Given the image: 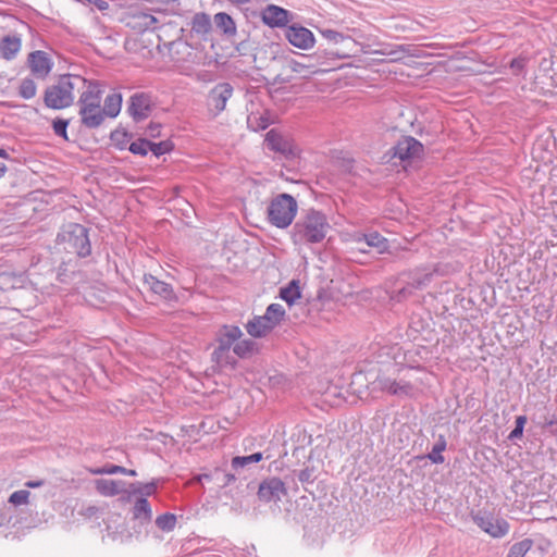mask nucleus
Masks as SVG:
<instances>
[{"mask_svg": "<svg viewBox=\"0 0 557 557\" xmlns=\"http://www.w3.org/2000/svg\"><path fill=\"white\" fill-rule=\"evenodd\" d=\"M221 506H230L235 513L262 511L268 507L287 520L302 524L304 539L309 546H321L329 530L324 515L313 508L315 494L309 490H209Z\"/></svg>", "mask_w": 557, "mask_h": 557, "instance_id": "1", "label": "nucleus"}, {"mask_svg": "<svg viewBox=\"0 0 557 557\" xmlns=\"http://www.w3.org/2000/svg\"><path fill=\"white\" fill-rule=\"evenodd\" d=\"M29 496V490H16L10 495L7 504L0 507V528L35 529L47 523L49 518L53 517L49 513V517L45 518V511H42V517L38 511L33 513L38 505L34 504Z\"/></svg>", "mask_w": 557, "mask_h": 557, "instance_id": "2", "label": "nucleus"}, {"mask_svg": "<svg viewBox=\"0 0 557 557\" xmlns=\"http://www.w3.org/2000/svg\"><path fill=\"white\" fill-rule=\"evenodd\" d=\"M487 492L488 490H475L473 495L466 496L469 516L483 532L494 539H500L509 532L510 525L504 518L494 516V507Z\"/></svg>", "mask_w": 557, "mask_h": 557, "instance_id": "3", "label": "nucleus"}, {"mask_svg": "<svg viewBox=\"0 0 557 557\" xmlns=\"http://www.w3.org/2000/svg\"><path fill=\"white\" fill-rule=\"evenodd\" d=\"M271 455L265 451H257L247 456H235L231 461V471L224 472L215 469L212 473H205L196 476L201 484L212 483L219 486H225L234 483L237 479H247L258 468V463L264 459H270Z\"/></svg>", "mask_w": 557, "mask_h": 557, "instance_id": "4", "label": "nucleus"}, {"mask_svg": "<svg viewBox=\"0 0 557 557\" xmlns=\"http://www.w3.org/2000/svg\"><path fill=\"white\" fill-rule=\"evenodd\" d=\"M107 497L117 496L116 500L127 512L128 520L153 519L152 506L147 496L156 490H98Z\"/></svg>", "mask_w": 557, "mask_h": 557, "instance_id": "5", "label": "nucleus"}, {"mask_svg": "<svg viewBox=\"0 0 557 557\" xmlns=\"http://www.w3.org/2000/svg\"><path fill=\"white\" fill-rule=\"evenodd\" d=\"M85 79L79 75H61L54 84L45 90L44 102L46 107L60 110L72 106L75 94L84 89Z\"/></svg>", "mask_w": 557, "mask_h": 557, "instance_id": "6", "label": "nucleus"}, {"mask_svg": "<svg viewBox=\"0 0 557 557\" xmlns=\"http://www.w3.org/2000/svg\"><path fill=\"white\" fill-rule=\"evenodd\" d=\"M331 226L326 216L317 210H308L293 228L295 244H315L322 242Z\"/></svg>", "mask_w": 557, "mask_h": 557, "instance_id": "7", "label": "nucleus"}, {"mask_svg": "<svg viewBox=\"0 0 557 557\" xmlns=\"http://www.w3.org/2000/svg\"><path fill=\"white\" fill-rule=\"evenodd\" d=\"M79 94L78 106L83 125L96 128L103 122L101 110L102 90L97 82L85 79V86Z\"/></svg>", "mask_w": 557, "mask_h": 557, "instance_id": "8", "label": "nucleus"}, {"mask_svg": "<svg viewBox=\"0 0 557 557\" xmlns=\"http://www.w3.org/2000/svg\"><path fill=\"white\" fill-rule=\"evenodd\" d=\"M54 497L55 493L50 496L53 510L71 519L73 522H84L94 518L98 519L102 512V508L86 504L77 498H64L61 500L62 495L58 499H54Z\"/></svg>", "mask_w": 557, "mask_h": 557, "instance_id": "9", "label": "nucleus"}, {"mask_svg": "<svg viewBox=\"0 0 557 557\" xmlns=\"http://www.w3.org/2000/svg\"><path fill=\"white\" fill-rule=\"evenodd\" d=\"M297 210V201L292 195L286 193L278 194L268 202L267 219L270 224L278 228H286L293 223Z\"/></svg>", "mask_w": 557, "mask_h": 557, "instance_id": "10", "label": "nucleus"}, {"mask_svg": "<svg viewBox=\"0 0 557 557\" xmlns=\"http://www.w3.org/2000/svg\"><path fill=\"white\" fill-rule=\"evenodd\" d=\"M57 242L61 249L78 257H86L91 251L87 228L77 223L65 225L58 234Z\"/></svg>", "mask_w": 557, "mask_h": 557, "instance_id": "11", "label": "nucleus"}, {"mask_svg": "<svg viewBox=\"0 0 557 557\" xmlns=\"http://www.w3.org/2000/svg\"><path fill=\"white\" fill-rule=\"evenodd\" d=\"M243 335L238 326L223 325L216 334L218 347L212 352L213 360L221 366L231 363L230 350Z\"/></svg>", "mask_w": 557, "mask_h": 557, "instance_id": "12", "label": "nucleus"}, {"mask_svg": "<svg viewBox=\"0 0 557 557\" xmlns=\"http://www.w3.org/2000/svg\"><path fill=\"white\" fill-rule=\"evenodd\" d=\"M265 145L270 150L282 154L287 160L298 157V148L294 141L274 129L268 132L265 136Z\"/></svg>", "mask_w": 557, "mask_h": 557, "instance_id": "13", "label": "nucleus"}, {"mask_svg": "<svg viewBox=\"0 0 557 557\" xmlns=\"http://www.w3.org/2000/svg\"><path fill=\"white\" fill-rule=\"evenodd\" d=\"M393 150L394 157L400 161H411L420 158L423 152V145L416 138L408 136L398 140Z\"/></svg>", "mask_w": 557, "mask_h": 557, "instance_id": "14", "label": "nucleus"}, {"mask_svg": "<svg viewBox=\"0 0 557 557\" xmlns=\"http://www.w3.org/2000/svg\"><path fill=\"white\" fill-rule=\"evenodd\" d=\"M285 37L290 45L302 50L311 49L315 41L310 29L298 25L287 27Z\"/></svg>", "mask_w": 557, "mask_h": 557, "instance_id": "15", "label": "nucleus"}, {"mask_svg": "<svg viewBox=\"0 0 557 557\" xmlns=\"http://www.w3.org/2000/svg\"><path fill=\"white\" fill-rule=\"evenodd\" d=\"M129 522V537L136 541H145L148 537L160 540L161 535L153 530V519L128 520Z\"/></svg>", "mask_w": 557, "mask_h": 557, "instance_id": "16", "label": "nucleus"}, {"mask_svg": "<svg viewBox=\"0 0 557 557\" xmlns=\"http://www.w3.org/2000/svg\"><path fill=\"white\" fill-rule=\"evenodd\" d=\"M289 11L275 4H269L261 12V20L270 27H284L289 22Z\"/></svg>", "mask_w": 557, "mask_h": 557, "instance_id": "17", "label": "nucleus"}, {"mask_svg": "<svg viewBox=\"0 0 557 557\" xmlns=\"http://www.w3.org/2000/svg\"><path fill=\"white\" fill-rule=\"evenodd\" d=\"M150 96L144 92L135 94L131 97L128 112L135 121H141L149 116L151 112Z\"/></svg>", "mask_w": 557, "mask_h": 557, "instance_id": "18", "label": "nucleus"}, {"mask_svg": "<svg viewBox=\"0 0 557 557\" xmlns=\"http://www.w3.org/2000/svg\"><path fill=\"white\" fill-rule=\"evenodd\" d=\"M28 65L32 73L38 78H45L51 72L52 63L45 51L37 50L28 55Z\"/></svg>", "mask_w": 557, "mask_h": 557, "instance_id": "19", "label": "nucleus"}, {"mask_svg": "<svg viewBox=\"0 0 557 557\" xmlns=\"http://www.w3.org/2000/svg\"><path fill=\"white\" fill-rule=\"evenodd\" d=\"M143 284L144 287H146L152 294L159 296L161 299L171 301L176 298L174 290L170 284L158 280L156 276L151 274L144 275Z\"/></svg>", "mask_w": 557, "mask_h": 557, "instance_id": "20", "label": "nucleus"}, {"mask_svg": "<svg viewBox=\"0 0 557 557\" xmlns=\"http://www.w3.org/2000/svg\"><path fill=\"white\" fill-rule=\"evenodd\" d=\"M446 492L447 490H443V493L438 494L437 490H433V494L437 495L434 500V508L444 515H457L461 507V497L451 496Z\"/></svg>", "mask_w": 557, "mask_h": 557, "instance_id": "21", "label": "nucleus"}, {"mask_svg": "<svg viewBox=\"0 0 557 557\" xmlns=\"http://www.w3.org/2000/svg\"><path fill=\"white\" fill-rule=\"evenodd\" d=\"M232 85L228 83H220L211 89L209 99L214 109L218 112H222L225 109L226 102L232 97Z\"/></svg>", "mask_w": 557, "mask_h": 557, "instance_id": "22", "label": "nucleus"}, {"mask_svg": "<svg viewBox=\"0 0 557 557\" xmlns=\"http://www.w3.org/2000/svg\"><path fill=\"white\" fill-rule=\"evenodd\" d=\"M274 327L271 318L265 314L253 317L246 324L247 333L255 338L267 336Z\"/></svg>", "mask_w": 557, "mask_h": 557, "instance_id": "23", "label": "nucleus"}, {"mask_svg": "<svg viewBox=\"0 0 557 557\" xmlns=\"http://www.w3.org/2000/svg\"><path fill=\"white\" fill-rule=\"evenodd\" d=\"M432 273L425 270H416L407 274L408 280L406 281L407 286L403 287L399 293L406 296L411 293V289H421L425 287L432 278Z\"/></svg>", "mask_w": 557, "mask_h": 557, "instance_id": "24", "label": "nucleus"}, {"mask_svg": "<svg viewBox=\"0 0 557 557\" xmlns=\"http://www.w3.org/2000/svg\"><path fill=\"white\" fill-rule=\"evenodd\" d=\"M22 48V39L18 35H7L0 39V55L11 61L16 58Z\"/></svg>", "mask_w": 557, "mask_h": 557, "instance_id": "25", "label": "nucleus"}, {"mask_svg": "<svg viewBox=\"0 0 557 557\" xmlns=\"http://www.w3.org/2000/svg\"><path fill=\"white\" fill-rule=\"evenodd\" d=\"M356 242H364L368 247L375 249L377 253H384L388 249V240L377 232L358 235Z\"/></svg>", "mask_w": 557, "mask_h": 557, "instance_id": "26", "label": "nucleus"}, {"mask_svg": "<svg viewBox=\"0 0 557 557\" xmlns=\"http://www.w3.org/2000/svg\"><path fill=\"white\" fill-rule=\"evenodd\" d=\"M375 386L381 391L387 392L392 395L408 394L410 385L407 383L396 382L387 376H379L374 382Z\"/></svg>", "mask_w": 557, "mask_h": 557, "instance_id": "27", "label": "nucleus"}, {"mask_svg": "<svg viewBox=\"0 0 557 557\" xmlns=\"http://www.w3.org/2000/svg\"><path fill=\"white\" fill-rule=\"evenodd\" d=\"M177 523L176 515L166 511L158 515L156 519H153V530L161 533H170L172 532Z\"/></svg>", "mask_w": 557, "mask_h": 557, "instance_id": "28", "label": "nucleus"}, {"mask_svg": "<svg viewBox=\"0 0 557 557\" xmlns=\"http://www.w3.org/2000/svg\"><path fill=\"white\" fill-rule=\"evenodd\" d=\"M233 351L237 357L246 359L257 354L259 351V346L250 338H240L234 345Z\"/></svg>", "mask_w": 557, "mask_h": 557, "instance_id": "29", "label": "nucleus"}, {"mask_svg": "<svg viewBox=\"0 0 557 557\" xmlns=\"http://www.w3.org/2000/svg\"><path fill=\"white\" fill-rule=\"evenodd\" d=\"M122 107V96L120 94L113 92L108 95L104 99V106L101 108L103 112V119L106 116L115 117Z\"/></svg>", "mask_w": 557, "mask_h": 557, "instance_id": "30", "label": "nucleus"}, {"mask_svg": "<svg viewBox=\"0 0 557 557\" xmlns=\"http://www.w3.org/2000/svg\"><path fill=\"white\" fill-rule=\"evenodd\" d=\"M215 26L223 32L226 36L236 35V24L234 20L224 12L216 13L214 15Z\"/></svg>", "mask_w": 557, "mask_h": 557, "instance_id": "31", "label": "nucleus"}, {"mask_svg": "<svg viewBox=\"0 0 557 557\" xmlns=\"http://www.w3.org/2000/svg\"><path fill=\"white\" fill-rule=\"evenodd\" d=\"M280 296L288 306L295 305L301 296L298 282L292 281L286 287L281 288Z\"/></svg>", "mask_w": 557, "mask_h": 557, "instance_id": "32", "label": "nucleus"}, {"mask_svg": "<svg viewBox=\"0 0 557 557\" xmlns=\"http://www.w3.org/2000/svg\"><path fill=\"white\" fill-rule=\"evenodd\" d=\"M533 544V540L529 537L516 542L509 547L506 557H524L531 550Z\"/></svg>", "mask_w": 557, "mask_h": 557, "instance_id": "33", "label": "nucleus"}, {"mask_svg": "<svg viewBox=\"0 0 557 557\" xmlns=\"http://www.w3.org/2000/svg\"><path fill=\"white\" fill-rule=\"evenodd\" d=\"M446 440L443 435H440L437 441L434 443L432 450L429 453L428 457L433 463H443L444 457L442 453L446 449Z\"/></svg>", "mask_w": 557, "mask_h": 557, "instance_id": "34", "label": "nucleus"}, {"mask_svg": "<svg viewBox=\"0 0 557 557\" xmlns=\"http://www.w3.org/2000/svg\"><path fill=\"white\" fill-rule=\"evenodd\" d=\"M193 29L197 33H208L211 29V21L208 14L198 13L193 20Z\"/></svg>", "mask_w": 557, "mask_h": 557, "instance_id": "35", "label": "nucleus"}, {"mask_svg": "<svg viewBox=\"0 0 557 557\" xmlns=\"http://www.w3.org/2000/svg\"><path fill=\"white\" fill-rule=\"evenodd\" d=\"M37 86L32 78L22 79L18 88V95L24 99H32L36 96Z\"/></svg>", "mask_w": 557, "mask_h": 557, "instance_id": "36", "label": "nucleus"}, {"mask_svg": "<svg viewBox=\"0 0 557 557\" xmlns=\"http://www.w3.org/2000/svg\"><path fill=\"white\" fill-rule=\"evenodd\" d=\"M134 27H139L141 29L154 28L157 24V18L149 13H139L134 16Z\"/></svg>", "mask_w": 557, "mask_h": 557, "instance_id": "37", "label": "nucleus"}, {"mask_svg": "<svg viewBox=\"0 0 557 557\" xmlns=\"http://www.w3.org/2000/svg\"><path fill=\"white\" fill-rule=\"evenodd\" d=\"M247 124L252 131L257 132L265 129L270 125V121L262 114L251 113L247 119Z\"/></svg>", "mask_w": 557, "mask_h": 557, "instance_id": "38", "label": "nucleus"}, {"mask_svg": "<svg viewBox=\"0 0 557 557\" xmlns=\"http://www.w3.org/2000/svg\"><path fill=\"white\" fill-rule=\"evenodd\" d=\"M264 314L269 318H271V322L274 324V326L278 325L282 321L285 310L280 304H271Z\"/></svg>", "mask_w": 557, "mask_h": 557, "instance_id": "39", "label": "nucleus"}, {"mask_svg": "<svg viewBox=\"0 0 557 557\" xmlns=\"http://www.w3.org/2000/svg\"><path fill=\"white\" fill-rule=\"evenodd\" d=\"M319 32L325 39L334 44H339L343 42L344 40L350 39L344 34L330 28H321Z\"/></svg>", "mask_w": 557, "mask_h": 557, "instance_id": "40", "label": "nucleus"}, {"mask_svg": "<svg viewBox=\"0 0 557 557\" xmlns=\"http://www.w3.org/2000/svg\"><path fill=\"white\" fill-rule=\"evenodd\" d=\"M94 474H115V473H127L129 475H135L136 472L134 470H126L125 468L123 467H120V466H108V467H102V468H99L97 470H94L92 471Z\"/></svg>", "mask_w": 557, "mask_h": 557, "instance_id": "41", "label": "nucleus"}, {"mask_svg": "<svg viewBox=\"0 0 557 557\" xmlns=\"http://www.w3.org/2000/svg\"><path fill=\"white\" fill-rule=\"evenodd\" d=\"M129 151L134 154L146 156L149 149V140L138 139L129 145Z\"/></svg>", "mask_w": 557, "mask_h": 557, "instance_id": "42", "label": "nucleus"}, {"mask_svg": "<svg viewBox=\"0 0 557 557\" xmlns=\"http://www.w3.org/2000/svg\"><path fill=\"white\" fill-rule=\"evenodd\" d=\"M289 67L294 73L301 74L304 76L315 73L311 65H308L296 60H292L289 62Z\"/></svg>", "mask_w": 557, "mask_h": 557, "instance_id": "43", "label": "nucleus"}, {"mask_svg": "<svg viewBox=\"0 0 557 557\" xmlns=\"http://www.w3.org/2000/svg\"><path fill=\"white\" fill-rule=\"evenodd\" d=\"M149 149L156 157H159L165 152H169L172 149V144L168 140L160 143L149 141Z\"/></svg>", "mask_w": 557, "mask_h": 557, "instance_id": "44", "label": "nucleus"}, {"mask_svg": "<svg viewBox=\"0 0 557 557\" xmlns=\"http://www.w3.org/2000/svg\"><path fill=\"white\" fill-rule=\"evenodd\" d=\"M298 476V481L305 485V484H313L315 479H317V474H315V470L313 468H306V469H302L298 472L297 474Z\"/></svg>", "mask_w": 557, "mask_h": 557, "instance_id": "45", "label": "nucleus"}, {"mask_svg": "<svg viewBox=\"0 0 557 557\" xmlns=\"http://www.w3.org/2000/svg\"><path fill=\"white\" fill-rule=\"evenodd\" d=\"M525 423H527V417L525 416H518L516 418V426L510 432L509 438L510 440L520 438L522 436V434H523V429H524Z\"/></svg>", "mask_w": 557, "mask_h": 557, "instance_id": "46", "label": "nucleus"}, {"mask_svg": "<svg viewBox=\"0 0 557 557\" xmlns=\"http://www.w3.org/2000/svg\"><path fill=\"white\" fill-rule=\"evenodd\" d=\"M69 125L67 120L57 119L53 121L52 128L57 136L67 139L66 128Z\"/></svg>", "mask_w": 557, "mask_h": 557, "instance_id": "47", "label": "nucleus"}, {"mask_svg": "<svg viewBox=\"0 0 557 557\" xmlns=\"http://www.w3.org/2000/svg\"><path fill=\"white\" fill-rule=\"evenodd\" d=\"M120 483L121 482H119V481L109 480V479H100V480L95 481L96 487H104V488L121 487Z\"/></svg>", "mask_w": 557, "mask_h": 557, "instance_id": "48", "label": "nucleus"}, {"mask_svg": "<svg viewBox=\"0 0 557 557\" xmlns=\"http://www.w3.org/2000/svg\"><path fill=\"white\" fill-rule=\"evenodd\" d=\"M557 424V417L555 414L546 413L542 417L541 425L544 429L552 428Z\"/></svg>", "mask_w": 557, "mask_h": 557, "instance_id": "49", "label": "nucleus"}, {"mask_svg": "<svg viewBox=\"0 0 557 557\" xmlns=\"http://www.w3.org/2000/svg\"><path fill=\"white\" fill-rule=\"evenodd\" d=\"M525 65V60L522 58H517L511 60L510 62V69L515 74H519Z\"/></svg>", "mask_w": 557, "mask_h": 557, "instance_id": "50", "label": "nucleus"}, {"mask_svg": "<svg viewBox=\"0 0 557 557\" xmlns=\"http://www.w3.org/2000/svg\"><path fill=\"white\" fill-rule=\"evenodd\" d=\"M188 557H222L221 555L210 550V549H202V550H194L189 554Z\"/></svg>", "mask_w": 557, "mask_h": 557, "instance_id": "51", "label": "nucleus"}, {"mask_svg": "<svg viewBox=\"0 0 557 557\" xmlns=\"http://www.w3.org/2000/svg\"><path fill=\"white\" fill-rule=\"evenodd\" d=\"M260 488H263V487H284V483L278 480V479H272L271 481H263L259 484Z\"/></svg>", "mask_w": 557, "mask_h": 557, "instance_id": "52", "label": "nucleus"}, {"mask_svg": "<svg viewBox=\"0 0 557 557\" xmlns=\"http://www.w3.org/2000/svg\"><path fill=\"white\" fill-rule=\"evenodd\" d=\"M88 4H94L100 11H106L109 9V3L104 0H89Z\"/></svg>", "mask_w": 557, "mask_h": 557, "instance_id": "53", "label": "nucleus"}, {"mask_svg": "<svg viewBox=\"0 0 557 557\" xmlns=\"http://www.w3.org/2000/svg\"><path fill=\"white\" fill-rule=\"evenodd\" d=\"M147 134L151 137H157L160 134V125L151 123L148 127Z\"/></svg>", "mask_w": 557, "mask_h": 557, "instance_id": "54", "label": "nucleus"}, {"mask_svg": "<svg viewBox=\"0 0 557 557\" xmlns=\"http://www.w3.org/2000/svg\"><path fill=\"white\" fill-rule=\"evenodd\" d=\"M256 553V547L251 545L250 547L242 548L239 556H252Z\"/></svg>", "mask_w": 557, "mask_h": 557, "instance_id": "55", "label": "nucleus"}, {"mask_svg": "<svg viewBox=\"0 0 557 557\" xmlns=\"http://www.w3.org/2000/svg\"><path fill=\"white\" fill-rule=\"evenodd\" d=\"M41 485L40 481H26L24 483V487H39Z\"/></svg>", "mask_w": 557, "mask_h": 557, "instance_id": "56", "label": "nucleus"}, {"mask_svg": "<svg viewBox=\"0 0 557 557\" xmlns=\"http://www.w3.org/2000/svg\"><path fill=\"white\" fill-rule=\"evenodd\" d=\"M128 487H137L134 483L129 484ZM143 487L149 488V487H157V484L154 482H150L145 484Z\"/></svg>", "mask_w": 557, "mask_h": 557, "instance_id": "57", "label": "nucleus"}, {"mask_svg": "<svg viewBox=\"0 0 557 557\" xmlns=\"http://www.w3.org/2000/svg\"><path fill=\"white\" fill-rule=\"evenodd\" d=\"M7 170V165L4 163H0V178L5 174Z\"/></svg>", "mask_w": 557, "mask_h": 557, "instance_id": "58", "label": "nucleus"}, {"mask_svg": "<svg viewBox=\"0 0 557 557\" xmlns=\"http://www.w3.org/2000/svg\"><path fill=\"white\" fill-rule=\"evenodd\" d=\"M231 1H232L233 3H235V4H239V5H242V4H246V3L250 2V0H231Z\"/></svg>", "mask_w": 557, "mask_h": 557, "instance_id": "59", "label": "nucleus"}, {"mask_svg": "<svg viewBox=\"0 0 557 557\" xmlns=\"http://www.w3.org/2000/svg\"><path fill=\"white\" fill-rule=\"evenodd\" d=\"M0 157L3 158V159H8L9 158V153L3 148H0Z\"/></svg>", "mask_w": 557, "mask_h": 557, "instance_id": "60", "label": "nucleus"}, {"mask_svg": "<svg viewBox=\"0 0 557 557\" xmlns=\"http://www.w3.org/2000/svg\"><path fill=\"white\" fill-rule=\"evenodd\" d=\"M10 534H13V532L4 533L3 536L9 537Z\"/></svg>", "mask_w": 557, "mask_h": 557, "instance_id": "61", "label": "nucleus"}]
</instances>
